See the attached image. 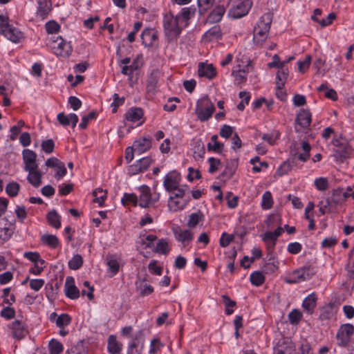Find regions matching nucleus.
I'll list each match as a JSON object with an SVG mask.
<instances>
[{"mask_svg": "<svg viewBox=\"0 0 354 354\" xmlns=\"http://www.w3.org/2000/svg\"><path fill=\"white\" fill-rule=\"evenodd\" d=\"M272 21V15L268 12L259 19L253 29V41L255 44L261 45L268 38Z\"/></svg>", "mask_w": 354, "mask_h": 354, "instance_id": "1", "label": "nucleus"}, {"mask_svg": "<svg viewBox=\"0 0 354 354\" xmlns=\"http://www.w3.org/2000/svg\"><path fill=\"white\" fill-rule=\"evenodd\" d=\"M180 16H174L171 13H167L163 18V28L165 35L168 41L177 39L181 33L182 28L179 26Z\"/></svg>", "mask_w": 354, "mask_h": 354, "instance_id": "2", "label": "nucleus"}, {"mask_svg": "<svg viewBox=\"0 0 354 354\" xmlns=\"http://www.w3.org/2000/svg\"><path fill=\"white\" fill-rule=\"evenodd\" d=\"M6 16L0 15V34L13 43H19L24 38V33L17 28L9 24Z\"/></svg>", "mask_w": 354, "mask_h": 354, "instance_id": "3", "label": "nucleus"}, {"mask_svg": "<svg viewBox=\"0 0 354 354\" xmlns=\"http://www.w3.org/2000/svg\"><path fill=\"white\" fill-rule=\"evenodd\" d=\"M214 111V105L207 96H204L197 101L195 113L201 122L210 119Z\"/></svg>", "mask_w": 354, "mask_h": 354, "instance_id": "4", "label": "nucleus"}, {"mask_svg": "<svg viewBox=\"0 0 354 354\" xmlns=\"http://www.w3.org/2000/svg\"><path fill=\"white\" fill-rule=\"evenodd\" d=\"M314 274L313 268L306 266L294 270L284 279V281L288 284L298 283L310 279Z\"/></svg>", "mask_w": 354, "mask_h": 354, "instance_id": "5", "label": "nucleus"}, {"mask_svg": "<svg viewBox=\"0 0 354 354\" xmlns=\"http://www.w3.org/2000/svg\"><path fill=\"white\" fill-rule=\"evenodd\" d=\"M140 195L138 197V205L142 208H148L153 206L159 201L158 193H151L150 188L147 185H142L139 187Z\"/></svg>", "mask_w": 354, "mask_h": 354, "instance_id": "6", "label": "nucleus"}, {"mask_svg": "<svg viewBox=\"0 0 354 354\" xmlns=\"http://www.w3.org/2000/svg\"><path fill=\"white\" fill-rule=\"evenodd\" d=\"M50 47L55 55L63 57H68L73 51L70 43L62 37H57L55 39L54 37H52Z\"/></svg>", "mask_w": 354, "mask_h": 354, "instance_id": "7", "label": "nucleus"}, {"mask_svg": "<svg viewBox=\"0 0 354 354\" xmlns=\"http://www.w3.org/2000/svg\"><path fill=\"white\" fill-rule=\"evenodd\" d=\"M353 334L354 326L353 324H344L341 325L336 334L338 346L344 348L348 346Z\"/></svg>", "mask_w": 354, "mask_h": 354, "instance_id": "8", "label": "nucleus"}, {"mask_svg": "<svg viewBox=\"0 0 354 354\" xmlns=\"http://www.w3.org/2000/svg\"><path fill=\"white\" fill-rule=\"evenodd\" d=\"M252 6L251 0H243L233 6L229 10L228 15L234 19L246 15Z\"/></svg>", "mask_w": 354, "mask_h": 354, "instance_id": "9", "label": "nucleus"}, {"mask_svg": "<svg viewBox=\"0 0 354 354\" xmlns=\"http://www.w3.org/2000/svg\"><path fill=\"white\" fill-rule=\"evenodd\" d=\"M173 233L175 239L182 245L183 248L188 246L194 239V233L190 230L176 227L173 229Z\"/></svg>", "mask_w": 354, "mask_h": 354, "instance_id": "10", "label": "nucleus"}, {"mask_svg": "<svg viewBox=\"0 0 354 354\" xmlns=\"http://www.w3.org/2000/svg\"><path fill=\"white\" fill-rule=\"evenodd\" d=\"M180 181L181 176L180 173L176 171H172L165 176L163 186L167 192H171L180 185Z\"/></svg>", "mask_w": 354, "mask_h": 354, "instance_id": "11", "label": "nucleus"}, {"mask_svg": "<svg viewBox=\"0 0 354 354\" xmlns=\"http://www.w3.org/2000/svg\"><path fill=\"white\" fill-rule=\"evenodd\" d=\"M22 155L25 171L30 172L39 169L37 163V154L35 151L26 149L22 151Z\"/></svg>", "mask_w": 354, "mask_h": 354, "instance_id": "12", "label": "nucleus"}, {"mask_svg": "<svg viewBox=\"0 0 354 354\" xmlns=\"http://www.w3.org/2000/svg\"><path fill=\"white\" fill-rule=\"evenodd\" d=\"M283 231V230L281 227H278L273 232H266L263 234L262 239L269 252H272L274 250L277 240L278 237L281 235Z\"/></svg>", "mask_w": 354, "mask_h": 354, "instance_id": "13", "label": "nucleus"}, {"mask_svg": "<svg viewBox=\"0 0 354 354\" xmlns=\"http://www.w3.org/2000/svg\"><path fill=\"white\" fill-rule=\"evenodd\" d=\"M274 354H295V349L288 338L281 337L275 343Z\"/></svg>", "mask_w": 354, "mask_h": 354, "instance_id": "14", "label": "nucleus"}, {"mask_svg": "<svg viewBox=\"0 0 354 354\" xmlns=\"http://www.w3.org/2000/svg\"><path fill=\"white\" fill-rule=\"evenodd\" d=\"M144 346L143 333L139 331L127 347V354H141Z\"/></svg>", "mask_w": 354, "mask_h": 354, "instance_id": "15", "label": "nucleus"}, {"mask_svg": "<svg viewBox=\"0 0 354 354\" xmlns=\"http://www.w3.org/2000/svg\"><path fill=\"white\" fill-rule=\"evenodd\" d=\"M65 295L71 299H77L80 297V292L75 284L73 277H67L64 284Z\"/></svg>", "mask_w": 354, "mask_h": 354, "instance_id": "16", "label": "nucleus"}, {"mask_svg": "<svg viewBox=\"0 0 354 354\" xmlns=\"http://www.w3.org/2000/svg\"><path fill=\"white\" fill-rule=\"evenodd\" d=\"M152 139L151 137H142L136 140L133 142L135 152L141 154L149 150L151 147Z\"/></svg>", "mask_w": 354, "mask_h": 354, "instance_id": "17", "label": "nucleus"}, {"mask_svg": "<svg viewBox=\"0 0 354 354\" xmlns=\"http://www.w3.org/2000/svg\"><path fill=\"white\" fill-rule=\"evenodd\" d=\"M142 65V55H138L137 57L133 59L131 64L129 66H124L122 68V73L125 75H129L131 77L133 73L138 70Z\"/></svg>", "mask_w": 354, "mask_h": 354, "instance_id": "18", "label": "nucleus"}, {"mask_svg": "<svg viewBox=\"0 0 354 354\" xmlns=\"http://www.w3.org/2000/svg\"><path fill=\"white\" fill-rule=\"evenodd\" d=\"M136 292L141 296L145 297L151 295L153 292V288L147 283L145 279H138L136 282Z\"/></svg>", "mask_w": 354, "mask_h": 354, "instance_id": "19", "label": "nucleus"}, {"mask_svg": "<svg viewBox=\"0 0 354 354\" xmlns=\"http://www.w3.org/2000/svg\"><path fill=\"white\" fill-rule=\"evenodd\" d=\"M57 119L60 124L68 126L71 124L73 128H74L78 122V116L73 113L68 115H65L64 113H59L57 115Z\"/></svg>", "mask_w": 354, "mask_h": 354, "instance_id": "20", "label": "nucleus"}, {"mask_svg": "<svg viewBox=\"0 0 354 354\" xmlns=\"http://www.w3.org/2000/svg\"><path fill=\"white\" fill-rule=\"evenodd\" d=\"M123 345L118 342L116 337L111 335L108 337L107 351L110 354H122Z\"/></svg>", "mask_w": 354, "mask_h": 354, "instance_id": "21", "label": "nucleus"}, {"mask_svg": "<svg viewBox=\"0 0 354 354\" xmlns=\"http://www.w3.org/2000/svg\"><path fill=\"white\" fill-rule=\"evenodd\" d=\"M157 39V32L152 28H147L141 34L142 42L146 46H151Z\"/></svg>", "mask_w": 354, "mask_h": 354, "instance_id": "22", "label": "nucleus"}, {"mask_svg": "<svg viewBox=\"0 0 354 354\" xmlns=\"http://www.w3.org/2000/svg\"><path fill=\"white\" fill-rule=\"evenodd\" d=\"M248 73V70L245 68H240V66L234 67L232 71V75L234 77V84H243L247 80Z\"/></svg>", "mask_w": 354, "mask_h": 354, "instance_id": "23", "label": "nucleus"}, {"mask_svg": "<svg viewBox=\"0 0 354 354\" xmlns=\"http://www.w3.org/2000/svg\"><path fill=\"white\" fill-rule=\"evenodd\" d=\"M296 122L303 129L308 127L311 122L310 111L306 109H301L297 115Z\"/></svg>", "mask_w": 354, "mask_h": 354, "instance_id": "24", "label": "nucleus"}, {"mask_svg": "<svg viewBox=\"0 0 354 354\" xmlns=\"http://www.w3.org/2000/svg\"><path fill=\"white\" fill-rule=\"evenodd\" d=\"M198 73L200 77H205L209 80L216 76V70L212 64L200 63L198 64Z\"/></svg>", "mask_w": 354, "mask_h": 354, "instance_id": "25", "label": "nucleus"}, {"mask_svg": "<svg viewBox=\"0 0 354 354\" xmlns=\"http://www.w3.org/2000/svg\"><path fill=\"white\" fill-rule=\"evenodd\" d=\"M222 37V33L219 26H214L205 32L203 39L205 41H218Z\"/></svg>", "mask_w": 354, "mask_h": 354, "instance_id": "26", "label": "nucleus"}, {"mask_svg": "<svg viewBox=\"0 0 354 354\" xmlns=\"http://www.w3.org/2000/svg\"><path fill=\"white\" fill-rule=\"evenodd\" d=\"M317 305V296L313 292L308 295L302 302V308L308 314H313Z\"/></svg>", "mask_w": 354, "mask_h": 354, "instance_id": "27", "label": "nucleus"}, {"mask_svg": "<svg viewBox=\"0 0 354 354\" xmlns=\"http://www.w3.org/2000/svg\"><path fill=\"white\" fill-rule=\"evenodd\" d=\"M189 201V198L188 199H180L170 196L168 202L169 209L173 212L181 210L185 207Z\"/></svg>", "mask_w": 354, "mask_h": 354, "instance_id": "28", "label": "nucleus"}, {"mask_svg": "<svg viewBox=\"0 0 354 354\" xmlns=\"http://www.w3.org/2000/svg\"><path fill=\"white\" fill-rule=\"evenodd\" d=\"M143 115V111L140 108H131L124 114V118L129 122H136L139 121Z\"/></svg>", "mask_w": 354, "mask_h": 354, "instance_id": "29", "label": "nucleus"}, {"mask_svg": "<svg viewBox=\"0 0 354 354\" xmlns=\"http://www.w3.org/2000/svg\"><path fill=\"white\" fill-rule=\"evenodd\" d=\"M296 165L295 158L288 159L283 162L277 169L276 174L279 176H282L290 172L292 168Z\"/></svg>", "mask_w": 354, "mask_h": 354, "instance_id": "30", "label": "nucleus"}, {"mask_svg": "<svg viewBox=\"0 0 354 354\" xmlns=\"http://www.w3.org/2000/svg\"><path fill=\"white\" fill-rule=\"evenodd\" d=\"M225 12V8L224 6H217L210 12L208 19L211 22L216 23L221 20L223 15Z\"/></svg>", "mask_w": 354, "mask_h": 354, "instance_id": "31", "label": "nucleus"}, {"mask_svg": "<svg viewBox=\"0 0 354 354\" xmlns=\"http://www.w3.org/2000/svg\"><path fill=\"white\" fill-rule=\"evenodd\" d=\"M12 330L13 337L17 339L24 337L26 333L24 324L19 320L12 323Z\"/></svg>", "mask_w": 354, "mask_h": 354, "instance_id": "32", "label": "nucleus"}, {"mask_svg": "<svg viewBox=\"0 0 354 354\" xmlns=\"http://www.w3.org/2000/svg\"><path fill=\"white\" fill-rule=\"evenodd\" d=\"M193 153L195 160L203 158L205 153V145L201 140H196L193 142Z\"/></svg>", "mask_w": 354, "mask_h": 354, "instance_id": "33", "label": "nucleus"}, {"mask_svg": "<svg viewBox=\"0 0 354 354\" xmlns=\"http://www.w3.org/2000/svg\"><path fill=\"white\" fill-rule=\"evenodd\" d=\"M160 73L158 71H153L147 80V88L149 93H153L158 86Z\"/></svg>", "mask_w": 354, "mask_h": 354, "instance_id": "34", "label": "nucleus"}, {"mask_svg": "<svg viewBox=\"0 0 354 354\" xmlns=\"http://www.w3.org/2000/svg\"><path fill=\"white\" fill-rule=\"evenodd\" d=\"M42 173L38 169L28 172L27 176L28 181L35 187H38L41 185Z\"/></svg>", "mask_w": 354, "mask_h": 354, "instance_id": "35", "label": "nucleus"}, {"mask_svg": "<svg viewBox=\"0 0 354 354\" xmlns=\"http://www.w3.org/2000/svg\"><path fill=\"white\" fill-rule=\"evenodd\" d=\"M204 215L201 211L192 213L189 216L187 225L189 228H194L201 221H203Z\"/></svg>", "mask_w": 354, "mask_h": 354, "instance_id": "36", "label": "nucleus"}, {"mask_svg": "<svg viewBox=\"0 0 354 354\" xmlns=\"http://www.w3.org/2000/svg\"><path fill=\"white\" fill-rule=\"evenodd\" d=\"M208 151H213L216 153H221L223 149V144L218 141V136L213 135L211 137V142L207 145Z\"/></svg>", "mask_w": 354, "mask_h": 354, "instance_id": "37", "label": "nucleus"}, {"mask_svg": "<svg viewBox=\"0 0 354 354\" xmlns=\"http://www.w3.org/2000/svg\"><path fill=\"white\" fill-rule=\"evenodd\" d=\"M41 242L51 248H56L59 245L58 238L53 234H44L41 237Z\"/></svg>", "mask_w": 354, "mask_h": 354, "instance_id": "38", "label": "nucleus"}, {"mask_svg": "<svg viewBox=\"0 0 354 354\" xmlns=\"http://www.w3.org/2000/svg\"><path fill=\"white\" fill-rule=\"evenodd\" d=\"M38 4L37 14L44 19L50 10L51 4L48 0H39Z\"/></svg>", "mask_w": 354, "mask_h": 354, "instance_id": "39", "label": "nucleus"}, {"mask_svg": "<svg viewBox=\"0 0 354 354\" xmlns=\"http://www.w3.org/2000/svg\"><path fill=\"white\" fill-rule=\"evenodd\" d=\"M343 188H337L333 190V194L330 199L328 200L327 203L338 204L346 201L344 198Z\"/></svg>", "mask_w": 354, "mask_h": 354, "instance_id": "40", "label": "nucleus"}, {"mask_svg": "<svg viewBox=\"0 0 354 354\" xmlns=\"http://www.w3.org/2000/svg\"><path fill=\"white\" fill-rule=\"evenodd\" d=\"M47 219L49 224L55 229H59L61 227V217L56 211L50 212L47 214Z\"/></svg>", "mask_w": 354, "mask_h": 354, "instance_id": "41", "label": "nucleus"}, {"mask_svg": "<svg viewBox=\"0 0 354 354\" xmlns=\"http://www.w3.org/2000/svg\"><path fill=\"white\" fill-rule=\"evenodd\" d=\"M93 195L94 196L93 202L98 203L100 206H102L106 198L107 192L102 188H97L93 192Z\"/></svg>", "mask_w": 354, "mask_h": 354, "instance_id": "42", "label": "nucleus"}, {"mask_svg": "<svg viewBox=\"0 0 354 354\" xmlns=\"http://www.w3.org/2000/svg\"><path fill=\"white\" fill-rule=\"evenodd\" d=\"M121 203L124 206L132 204L136 207L138 205V198L135 194L124 193L121 198Z\"/></svg>", "mask_w": 354, "mask_h": 354, "instance_id": "43", "label": "nucleus"}, {"mask_svg": "<svg viewBox=\"0 0 354 354\" xmlns=\"http://www.w3.org/2000/svg\"><path fill=\"white\" fill-rule=\"evenodd\" d=\"M277 73V81H276V87L277 88H283L285 84V80L287 78L288 75V71L286 68H279Z\"/></svg>", "mask_w": 354, "mask_h": 354, "instance_id": "44", "label": "nucleus"}, {"mask_svg": "<svg viewBox=\"0 0 354 354\" xmlns=\"http://www.w3.org/2000/svg\"><path fill=\"white\" fill-rule=\"evenodd\" d=\"M215 0H197L198 12L201 15L205 14L214 5Z\"/></svg>", "mask_w": 354, "mask_h": 354, "instance_id": "45", "label": "nucleus"}, {"mask_svg": "<svg viewBox=\"0 0 354 354\" xmlns=\"http://www.w3.org/2000/svg\"><path fill=\"white\" fill-rule=\"evenodd\" d=\"M107 266L112 275H115L118 272L120 264L115 257L111 256L107 258Z\"/></svg>", "mask_w": 354, "mask_h": 354, "instance_id": "46", "label": "nucleus"}, {"mask_svg": "<svg viewBox=\"0 0 354 354\" xmlns=\"http://www.w3.org/2000/svg\"><path fill=\"white\" fill-rule=\"evenodd\" d=\"M250 282L252 285L259 286L264 283L265 277L263 274L259 271L253 272L250 274Z\"/></svg>", "mask_w": 354, "mask_h": 354, "instance_id": "47", "label": "nucleus"}, {"mask_svg": "<svg viewBox=\"0 0 354 354\" xmlns=\"http://www.w3.org/2000/svg\"><path fill=\"white\" fill-rule=\"evenodd\" d=\"M71 322V319L68 314L63 313L59 315L55 319V324L59 328H64L68 326Z\"/></svg>", "mask_w": 354, "mask_h": 354, "instance_id": "48", "label": "nucleus"}, {"mask_svg": "<svg viewBox=\"0 0 354 354\" xmlns=\"http://www.w3.org/2000/svg\"><path fill=\"white\" fill-rule=\"evenodd\" d=\"M196 10V9L194 6L183 8L178 15L180 16V19H183L187 21L194 16Z\"/></svg>", "mask_w": 354, "mask_h": 354, "instance_id": "49", "label": "nucleus"}, {"mask_svg": "<svg viewBox=\"0 0 354 354\" xmlns=\"http://www.w3.org/2000/svg\"><path fill=\"white\" fill-rule=\"evenodd\" d=\"M222 301L225 307V313L227 315H231L234 313V307L236 306V302L230 299L227 295L222 296Z\"/></svg>", "mask_w": 354, "mask_h": 354, "instance_id": "50", "label": "nucleus"}, {"mask_svg": "<svg viewBox=\"0 0 354 354\" xmlns=\"http://www.w3.org/2000/svg\"><path fill=\"white\" fill-rule=\"evenodd\" d=\"M272 197L270 192H266L262 196L261 206L264 209H269L272 206Z\"/></svg>", "mask_w": 354, "mask_h": 354, "instance_id": "51", "label": "nucleus"}, {"mask_svg": "<svg viewBox=\"0 0 354 354\" xmlns=\"http://www.w3.org/2000/svg\"><path fill=\"white\" fill-rule=\"evenodd\" d=\"M239 97L241 101L237 105V109L240 111H243L246 104L249 103L250 99V93L246 91H241L239 93Z\"/></svg>", "mask_w": 354, "mask_h": 354, "instance_id": "52", "label": "nucleus"}, {"mask_svg": "<svg viewBox=\"0 0 354 354\" xmlns=\"http://www.w3.org/2000/svg\"><path fill=\"white\" fill-rule=\"evenodd\" d=\"M169 251V248L168 242L165 239H160L157 243L156 252L159 254H166Z\"/></svg>", "mask_w": 354, "mask_h": 354, "instance_id": "53", "label": "nucleus"}, {"mask_svg": "<svg viewBox=\"0 0 354 354\" xmlns=\"http://www.w3.org/2000/svg\"><path fill=\"white\" fill-rule=\"evenodd\" d=\"M49 350L50 354H59L63 351V345L55 339L49 342Z\"/></svg>", "mask_w": 354, "mask_h": 354, "instance_id": "54", "label": "nucleus"}, {"mask_svg": "<svg viewBox=\"0 0 354 354\" xmlns=\"http://www.w3.org/2000/svg\"><path fill=\"white\" fill-rule=\"evenodd\" d=\"M82 257L80 254H76L68 261V267L72 270H76L82 266Z\"/></svg>", "mask_w": 354, "mask_h": 354, "instance_id": "55", "label": "nucleus"}, {"mask_svg": "<svg viewBox=\"0 0 354 354\" xmlns=\"http://www.w3.org/2000/svg\"><path fill=\"white\" fill-rule=\"evenodd\" d=\"M20 185L15 182L10 183L6 187V193L11 197L16 196L19 191Z\"/></svg>", "mask_w": 354, "mask_h": 354, "instance_id": "56", "label": "nucleus"}, {"mask_svg": "<svg viewBox=\"0 0 354 354\" xmlns=\"http://www.w3.org/2000/svg\"><path fill=\"white\" fill-rule=\"evenodd\" d=\"M157 239V236L153 234L143 235L140 237L142 245H145V248H150L152 247L154 241Z\"/></svg>", "mask_w": 354, "mask_h": 354, "instance_id": "57", "label": "nucleus"}, {"mask_svg": "<svg viewBox=\"0 0 354 354\" xmlns=\"http://www.w3.org/2000/svg\"><path fill=\"white\" fill-rule=\"evenodd\" d=\"M187 189V186L180 185L178 187V188L174 189V191L172 192L174 193L170 196L176 198L187 199L185 197Z\"/></svg>", "mask_w": 354, "mask_h": 354, "instance_id": "58", "label": "nucleus"}, {"mask_svg": "<svg viewBox=\"0 0 354 354\" xmlns=\"http://www.w3.org/2000/svg\"><path fill=\"white\" fill-rule=\"evenodd\" d=\"M302 317L301 313L297 309L292 310L288 315V319L290 324L297 325L300 322Z\"/></svg>", "mask_w": 354, "mask_h": 354, "instance_id": "59", "label": "nucleus"}, {"mask_svg": "<svg viewBox=\"0 0 354 354\" xmlns=\"http://www.w3.org/2000/svg\"><path fill=\"white\" fill-rule=\"evenodd\" d=\"M315 186L319 191H325L328 188V181L326 178H317L314 181Z\"/></svg>", "mask_w": 354, "mask_h": 354, "instance_id": "60", "label": "nucleus"}, {"mask_svg": "<svg viewBox=\"0 0 354 354\" xmlns=\"http://www.w3.org/2000/svg\"><path fill=\"white\" fill-rule=\"evenodd\" d=\"M124 102V97H120L118 93H114L113 95V102L111 104L112 107V112L115 113L117 111L118 108L120 106H122Z\"/></svg>", "mask_w": 354, "mask_h": 354, "instance_id": "61", "label": "nucleus"}, {"mask_svg": "<svg viewBox=\"0 0 354 354\" xmlns=\"http://www.w3.org/2000/svg\"><path fill=\"white\" fill-rule=\"evenodd\" d=\"M96 115H97L95 111H91L88 115L83 116L82 118L81 122L79 124V127L82 129H86L89 121L95 119Z\"/></svg>", "mask_w": 354, "mask_h": 354, "instance_id": "62", "label": "nucleus"}, {"mask_svg": "<svg viewBox=\"0 0 354 354\" xmlns=\"http://www.w3.org/2000/svg\"><path fill=\"white\" fill-rule=\"evenodd\" d=\"M45 28L48 33L53 34L59 30L60 26L55 21H50L46 24Z\"/></svg>", "mask_w": 354, "mask_h": 354, "instance_id": "63", "label": "nucleus"}, {"mask_svg": "<svg viewBox=\"0 0 354 354\" xmlns=\"http://www.w3.org/2000/svg\"><path fill=\"white\" fill-rule=\"evenodd\" d=\"M302 250V245L298 242L290 243L287 246V250L289 253L297 254Z\"/></svg>", "mask_w": 354, "mask_h": 354, "instance_id": "64", "label": "nucleus"}]
</instances>
